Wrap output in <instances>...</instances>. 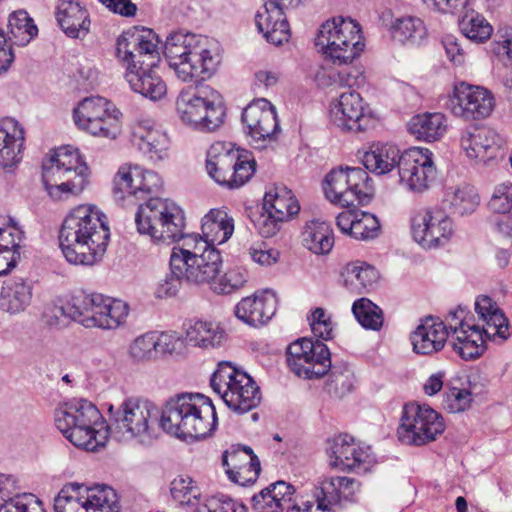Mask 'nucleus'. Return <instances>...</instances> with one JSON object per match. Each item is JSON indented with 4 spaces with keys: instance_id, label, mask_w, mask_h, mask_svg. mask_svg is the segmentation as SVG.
<instances>
[{
    "instance_id": "56",
    "label": "nucleus",
    "mask_w": 512,
    "mask_h": 512,
    "mask_svg": "<svg viewBox=\"0 0 512 512\" xmlns=\"http://www.w3.org/2000/svg\"><path fill=\"white\" fill-rule=\"evenodd\" d=\"M472 400V393L469 390L448 386L443 395L442 405L449 413H460L471 406Z\"/></svg>"
},
{
    "instance_id": "1",
    "label": "nucleus",
    "mask_w": 512,
    "mask_h": 512,
    "mask_svg": "<svg viewBox=\"0 0 512 512\" xmlns=\"http://www.w3.org/2000/svg\"><path fill=\"white\" fill-rule=\"evenodd\" d=\"M158 44V36L147 28L123 32L116 44V56L126 68L125 79L131 89L152 101L166 95V84L153 71L160 60Z\"/></svg>"
},
{
    "instance_id": "52",
    "label": "nucleus",
    "mask_w": 512,
    "mask_h": 512,
    "mask_svg": "<svg viewBox=\"0 0 512 512\" xmlns=\"http://www.w3.org/2000/svg\"><path fill=\"white\" fill-rule=\"evenodd\" d=\"M248 281V272L242 267H235L211 283V289L217 294L228 295L243 288Z\"/></svg>"
},
{
    "instance_id": "30",
    "label": "nucleus",
    "mask_w": 512,
    "mask_h": 512,
    "mask_svg": "<svg viewBox=\"0 0 512 512\" xmlns=\"http://www.w3.org/2000/svg\"><path fill=\"white\" fill-rule=\"evenodd\" d=\"M255 23L268 42L281 45L289 40L290 29L281 0H266L255 16Z\"/></svg>"
},
{
    "instance_id": "18",
    "label": "nucleus",
    "mask_w": 512,
    "mask_h": 512,
    "mask_svg": "<svg viewBox=\"0 0 512 512\" xmlns=\"http://www.w3.org/2000/svg\"><path fill=\"white\" fill-rule=\"evenodd\" d=\"M189 249H172L170 265L180 273L185 281L195 284L208 283L218 275L222 258L215 248L204 249L202 253L189 252Z\"/></svg>"
},
{
    "instance_id": "20",
    "label": "nucleus",
    "mask_w": 512,
    "mask_h": 512,
    "mask_svg": "<svg viewBox=\"0 0 512 512\" xmlns=\"http://www.w3.org/2000/svg\"><path fill=\"white\" fill-rule=\"evenodd\" d=\"M398 174L400 184L409 191H426L437 176L433 153L421 147H411L403 151Z\"/></svg>"
},
{
    "instance_id": "27",
    "label": "nucleus",
    "mask_w": 512,
    "mask_h": 512,
    "mask_svg": "<svg viewBox=\"0 0 512 512\" xmlns=\"http://www.w3.org/2000/svg\"><path fill=\"white\" fill-rule=\"evenodd\" d=\"M277 303V297L272 291H257L236 304L234 315L248 326L260 327L267 324L275 315Z\"/></svg>"
},
{
    "instance_id": "38",
    "label": "nucleus",
    "mask_w": 512,
    "mask_h": 512,
    "mask_svg": "<svg viewBox=\"0 0 512 512\" xmlns=\"http://www.w3.org/2000/svg\"><path fill=\"white\" fill-rule=\"evenodd\" d=\"M379 279V273L372 265L354 261L347 263L341 271V281L346 289L362 294L372 288Z\"/></svg>"
},
{
    "instance_id": "62",
    "label": "nucleus",
    "mask_w": 512,
    "mask_h": 512,
    "mask_svg": "<svg viewBox=\"0 0 512 512\" xmlns=\"http://www.w3.org/2000/svg\"><path fill=\"white\" fill-rule=\"evenodd\" d=\"M0 512H46L42 502L33 494H19V492L8 501Z\"/></svg>"
},
{
    "instance_id": "61",
    "label": "nucleus",
    "mask_w": 512,
    "mask_h": 512,
    "mask_svg": "<svg viewBox=\"0 0 512 512\" xmlns=\"http://www.w3.org/2000/svg\"><path fill=\"white\" fill-rule=\"evenodd\" d=\"M488 207L498 214H508L512 209V183L503 182L495 186Z\"/></svg>"
},
{
    "instance_id": "5",
    "label": "nucleus",
    "mask_w": 512,
    "mask_h": 512,
    "mask_svg": "<svg viewBox=\"0 0 512 512\" xmlns=\"http://www.w3.org/2000/svg\"><path fill=\"white\" fill-rule=\"evenodd\" d=\"M57 429L74 446L95 451L108 439V427L98 408L87 399L73 398L54 411Z\"/></svg>"
},
{
    "instance_id": "49",
    "label": "nucleus",
    "mask_w": 512,
    "mask_h": 512,
    "mask_svg": "<svg viewBox=\"0 0 512 512\" xmlns=\"http://www.w3.org/2000/svg\"><path fill=\"white\" fill-rule=\"evenodd\" d=\"M83 484L65 485L54 500L55 512H87Z\"/></svg>"
},
{
    "instance_id": "19",
    "label": "nucleus",
    "mask_w": 512,
    "mask_h": 512,
    "mask_svg": "<svg viewBox=\"0 0 512 512\" xmlns=\"http://www.w3.org/2000/svg\"><path fill=\"white\" fill-rule=\"evenodd\" d=\"M359 483L350 477H326L313 491V500L302 501L287 507V512H332V507L342 500H351L359 491Z\"/></svg>"
},
{
    "instance_id": "9",
    "label": "nucleus",
    "mask_w": 512,
    "mask_h": 512,
    "mask_svg": "<svg viewBox=\"0 0 512 512\" xmlns=\"http://www.w3.org/2000/svg\"><path fill=\"white\" fill-rule=\"evenodd\" d=\"M135 223L137 231L154 243L170 244L182 236L185 216L174 201L156 197L138 207Z\"/></svg>"
},
{
    "instance_id": "32",
    "label": "nucleus",
    "mask_w": 512,
    "mask_h": 512,
    "mask_svg": "<svg viewBox=\"0 0 512 512\" xmlns=\"http://www.w3.org/2000/svg\"><path fill=\"white\" fill-rule=\"evenodd\" d=\"M25 136L24 129L13 118L0 120V166L3 169L16 167L22 160Z\"/></svg>"
},
{
    "instance_id": "64",
    "label": "nucleus",
    "mask_w": 512,
    "mask_h": 512,
    "mask_svg": "<svg viewBox=\"0 0 512 512\" xmlns=\"http://www.w3.org/2000/svg\"><path fill=\"white\" fill-rule=\"evenodd\" d=\"M430 11L439 14H459L464 11L471 0H421Z\"/></svg>"
},
{
    "instance_id": "33",
    "label": "nucleus",
    "mask_w": 512,
    "mask_h": 512,
    "mask_svg": "<svg viewBox=\"0 0 512 512\" xmlns=\"http://www.w3.org/2000/svg\"><path fill=\"white\" fill-rule=\"evenodd\" d=\"M56 20L66 36L73 39L84 38L90 31V16L79 0H59Z\"/></svg>"
},
{
    "instance_id": "41",
    "label": "nucleus",
    "mask_w": 512,
    "mask_h": 512,
    "mask_svg": "<svg viewBox=\"0 0 512 512\" xmlns=\"http://www.w3.org/2000/svg\"><path fill=\"white\" fill-rule=\"evenodd\" d=\"M302 244L317 255L328 254L334 246V233L329 223L312 220L302 232Z\"/></svg>"
},
{
    "instance_id": "3",
    "label": "nucleus",
    "mask_w": 512,
    "mask_h": 512,
    "mask_svg": "<svg viewBox=\"0 0 512 512\" xmlns=\"http://www.w3.org/2000/svg\"><path fill=\"white\" fill-rule=\"evenodd\" d=\"M217 415L212 401L198 393H181L166 401L160 426L180 439L206 438L216 430Z\"/></svg>"
},
{
    "instance_id": "17",
    "label": "nucleus",
    "mask_w": 512,
    "mask_h": 512,
    "mask_svg": "<svg viewBox=\"0 0 512 512\" xmlns=\"http://www.w3.org/2000/svg\"><path fill=\"white\" fill-rule=\"evenodd\" d=\"M287 364L299 377L320 378L331 369L330 351L326 344L301 338L287 348Z\"/></svg>"
},
{
    "instance_id": "54",
    "label": "nucleus",
    "mask_w": 512,
    "mask_h": 512,
    "mask_svg": "<svg viewBox=\"0 0 512 512\" xmlns=\"http://www.w3.org/2000/svg\"><path fill=\"white\" fill-rule=\"evenodd\" d=\"M354 220L351 237L357 240H369L379 235L380 223L375 215L357 210Z\"/></svg>"
},
{
    "instance_id": "39",
    "label": "nucleus",
    "mask_w": 512,
    "mask_h": 512,
    "mask_svg": "<svg viewBox=\"0 0 512 512\" xmlns=\"http://www.w3.org/2000/svg\"><path fill=\"white\" fill-rule=\"evenodd\" d=\"M222 464L226 467L229 479L239 484L244 483L241 479L242 472L254 471V475L257 476L261 469L258 457L248 446L226 451L222 457Z\"/></svg>"
},
{
    "instance_id": "8",
    "label": "nucleus",
    "mask_w": 512,
    "mask_h": 512,
    "mask_svg": "<svg viewBox=\"0 0 512 512\" xmlns=\"http://www.w3.org/2000/svg\"><path fill=\"white\" fill-rule=\"evenodd\" d=\"M475 311L486 322L483 330L466 332L454 330L452 346L459 356L464 360L478 358L485 351L486 340L505 341L510 336L507 317L500 310L497 304L488 296L482 295L475 301Z\"/></svg>"
},
{
    "instance_id": "10",
    "label": "nucleus",
    "mask_w": 512,
    "mask_h": 512,
    "mask_svg": "<svg viewBox=\"0 0 512 512\" xmlns=\"http://www.w3.org/2000/svg\"><path fill=\"white\" fill-rule=\"evenodd\" d=\"M315 44L337 65L352 63L365 47L359 23L341 16L331 18L320 26Z\"/></svg>"
},
{
    "instance_id": "43",
    "label": "nucleus",
    "mask_w": 512,
    "mask_h": 512,
    "mask_svg": "<svg viewBox=\"0 0 512 512\" xmlns=\"http://www.w3.org/2000/svg\"><path fill=\"white\" fill-rule=\"evenodd\" d=\"M446 128V117L439 112L415 115L408 123L411 134L417 139L427 142L439 140L444 135Z\"/></svg>"
},
{
    "instance_id": "12",
    "label": "nucleus",
    "mask_w": 512,
    "mask_h": 512,
    "mask_svg": "<svg viewBox=\"0 0 512 512\" xmlns=\"http://www.w3.org/2000/svg\"><path fill=\"white\" fill-rule=\"evenodd\" d=\"M176 111L183 123L205 132L220 127L225 116L220 94L209 86L183 89L176 99Z\"/></svg>"
},
{
    "instance_id": "63",
    "label": "nucleus",
    "mask_w": 512,
    "mask_h": 512,
    "mask_svg": "<svg viewBox=\"0 0 512 512\" xmlns=\"http://www.w3.org/2000/svg\"><path fill=\"white\" fill-rule=\"evenodd\" d=\"M183 281H185L184 277L177 271H174L173 266L170 265V273L166 274L165 277L158 282L155 289V296L160 299L175 296Z\"/></svg>"
},
{
    "instance_id": "36",
    "label": "nucleus",
    "mask_w": 512,
    "mask_h": 512,
    "mask_svg": "<svg viewBox=\"0 0 512 512\" xmlns=\"http://www.w3.org/2000/svg\"><path fill=\"white\" fill-rule=\"evenodd\" d=\"M402 152L397 146L390 143H373L365 151L361 160L365 168L378 175L392 171L395 167L399 169Z\"/></svg>"
},
{
    "instance_id": "34",
    "label": "nucleus",
    "mask_w": 512,
    "mask_h": 512,
    "mask_svg": "<svg viewBox=\"0 0 512 512\" xmlns=\"http://www.w3.org/2000/svg\"><path fill=\"white\" fill-rule=\"evenodd\" d=\"M239 150L230 142H215L207 151L206 169L219 185L227 187Z\"/></svg>"
},
{
    "instance_id": "6",
    "label": "nucleus",
    "mask_w": 512,
    "mask_h": 512,
    "mask_svg": "<svg viewBox=\"0 0 512 512\" xmlns=\"http://www.w3.org/2000/svg\"><path fill=\"white\" fill-rule=\"evenodd\" d=\"M201 36L176 31L165 41L164 54L179 80L198 84L210 78L220 62L217 53L204 45Z\"/></svg>"
},
{
    "instance_id": "37",
    "label": "nucleus",
    "mask_w": 512,
    "mask_h": 512,
    "mask_svg": "<svg viewBox=\"0 0 512 512\" xmlns=\"http://www.w3.org/2000/svg\"><path fill=\"white\" fill-rule=\"evenodd\" d=\"M202 237L209 247L225 243L234 232V220L225 210L211 209L202 219Z\"/></svg>"
},
{
    "instance_id": "46",
    "label": "nucleus",
    "mask_w": 512,
    "mask_h": 512,
    "mask_svg": "<svg viewBox=\"0 0 512 512\" xmlns=\"http://www.w3.org/2000/svg\"><path fill=\"white\" fill-rule=\"evenodd\" d=\"M443 205L452 214L464 216L473 213L479 205V196L476 190L468 185L450 187L446 189Z\"/></svg>"
},
{
    "instance_id": "29",
    "label": "nucleus",
    "mask_w": 512,
    "mask_h": 512,
    "mask_svg": "<svg viewBox=\"0 0 512 512\" xmlns=\"http://www.w3.org/2000/svg\"><path fill=\"white\" fill-rule=\"evenodd\" d=\"M502 142L500 135L488 127L470 126L460 137V146L466 156L479 161L494 157Z\"/></svg>"
},
{
    "instance_id": "15",
    "label": "nucleus",
    "mask_w": 512,
    "mask_h": 512,
    "mask_svg": "<svg viewBox=\"0 0 512 512\" xmlns=\"http://www.w3.org/2000/svg\"><path fill=\"white\" fill-rule=\"evenodd\" d=\"M161 412L149 399L141 397L126 398L114 418L118 428L131 438L147 442L157 436Z\"/></svg>"
},
{
    "instance_id": "21",
    "label": "nucleus",
    "mask_w": 512,
    "mask_h": 512,
    "mask_svg": "<svg viewBox=\"0 0 512 512\" xmlns=\"http://www.w3.org/2000/svg\"><path fill=\"white\" fill-rule=\"evenodd\" d=\"M242 123L255 148L276 141L280 125L275 107L266 99H258L247 105L242 112Z\"/></svg>"
},
{
    "instance_id": "28",
    "label": "nucleus",
    "mask_w": 512,
    "mask_h": 512,
    "mask_svg": "<svg viewBox=\"0 0 512 512\" xmlns=\"http://www.w3.org/2000/svg\"><path fill=\"white\" fill-rule=\"evenodd\" d=\"M132 141L153 162L168 157L169 138L152 119L144 118L132 127Z\"/></svg>"
},
{
    "instance_id": "48",
    "label": "nucleus",
    "mask_w": 512,
    "mask_h": 512,
    "mask_svg": "<svg viewBox=\"0 0 512 512\" xmlns=\"http://www.w3.org/2000/svg\"><path fill=\"white\" fill-rule=\"evenodd\" d=\"M87 512H119L118 497L114 489L106 485H84Z\"/></svg>"
},
{
    "instance_id": "16",
    "label": "nucleus",
    "mask_w": 512,
    "mask_h": 512,
    "mask_svg": "<svg viewBox=\"0 0 512 512\" xmlns=\"http://www.w3.org/2000/svg\"><path fill=\"white\" fill-rule=\"evenodd\" d=\"M443 418L431 407L417 403L405 404L397 436L401 443L421 446L434 441L444 432Z\"/></svg>"
},
{
    "instance_id": "22",
    "label": "nucleus",
    "mask_w": 512,
    "mask_h": 512,
    "mask_svg": "<svg viewBox=\"0 0 512 512\" xmlns=\"http://www.w3.org/2000/svg\"><path fill=\"white\" fill-rule=\"evenodd\" d=\"M411 228L414 240L426 248L444 245L454 233L451 218L439 207L417 212L412 218Z\"/></svg>"
},
{
    "instance_id": "2",
    "label": "nucleus",
    "mask_w": 512,
    "mask_h": 512,
    "mask_svg": "<svg viewBox=\"0 0 512 512\" xmlns=\"http://www.w3.org/2000/svg\"><path fill=\"white\" fill-rule=\"evenodd\" d=\"M110 239L107 217L94 205H80L65 217L60 232V248L74 265L92 266L106 252Z\"/></svg>"
},
{
    "instance_id": "13",
    "label": "nucleus",
    "mask_w": 512,
    "mask_h": 512,
    "mask_svg": "<svg viewBox=\"0 0 512 512\" xmlns=\"http://www.w3.org/2000/svg\"><path fill=\"white\" fill-rule=\"evenodd\" d=\"M326 198L342 207L366 204L373 195L371 179L360 167H340L331 170L323 182Z\"/></svg>"
},
{
    "instance_id": "35",
    "label": "nucleus",
    "mask_w": 512,
    "mask_h": 512,
    "mask_svg": "<svg viewBox=\"0 0 512 512\" xmlns=\"http://www.w3.org/2000/svg\"><path fill=\"white\" fill-rule=\"evenodd\" d=\"M294 492L289 483L277 481L252 497V507L257 512H281L292 501Z\"/></svg>"
},
{
    "instance_id": "7",
    "label": "nucleus",
    "mask_w": 512,
    "mask_h": 512,
    "mask_svg": "<svg viewBox=\"0 0 512 512\" xmlns=\"http://www.w3.org/2000/svg\"><path fill=\"white\" fill-rule=\"evenodd\" d=\"M89 168L77 150L66 146L56 149L42 163L45 190L55 201L82 192L88 183Z\"/></svg>"
},
{
    "instance_id": "53",
    "label": "nucleus",
    "mask_w": 512,
    "mask_h": 512,
    "mask_svg": "<svg viewBox=\"0 0 512 512\" xmlns=\"http://www.w3.org/2000/svg\"><path fill=\"white\" fill-rule=\"evenodd\" d=\"M24 232L10 216L0 217V250L20 251Z\"/></svg>"
},
{
    "instance_id": "60",
    "label": "nucleus",
    "mask_w": 512,
    "mask_h": 512,
    "mask_svg": "<svg viewBox=\"0 0 512 512\" xmlns=\"http://www.w3.org/2000/svg\"><path fill=\"white\" fill-rule=\"evenodd\" d=\"M312 333L322 340H330L334 335V323L331 315L321 307L315 308L308 318Z\"/></svg>"
},
{
    "instance_id": "50",
    "label": "nucleus",
    "mask_w": 512,
    "mask_h": 512,
    "mask_svg": "<svg viewBox=\"0 0 512 512\" xmlns=\"http://www.w3.org/2000/svg\"><path fill=\"white\" fill-rule=\"evenodd\" d=\"M352 312L358 323L365 329L377 331L383 325V312L367 298H360L352 305Z\"/></svg>"
},
{
    "instance_id": "57",
    "label": "nucleus",
    "mask_w": 512,
    "mask_h": 512,
    "mask_svg": "<svg viewBox=\"0 0 512 512\" xmlns=\"http://www.w3.org/2000/svg\"><path fill=\"white\" fill-rule=\"evenodd\" d=\"M171 496L181 505L193 506L194 500L200 497L199 489L189 477L175 478L170 485Z\"/></svg>"
},
{
    "instance_id": "59",
    "label": "nucleus",
    "mask_w": 512,
    "mask_h": 512,
    "mask_svg": "<svg viewBox=\"0 0 512 512\" xmlns=\"http://www.w3.org/2000/svg\"><path fill=\"white\" fill-rule=\"evenodd\" d=\"M251 220L257 232L264 238L275 236L284 223L263 206L261 211L252 214Z\"/></svg>"
},
{
    "instance_id": "42",
    "label": "nucleus",
    "mask_w": 512,
    "mask_h": 512,
    "mask_svg": "<svg viewBox=\"0 0 512 512\" xmlns=\"http://www.w3.org/2000/svg\"><path fill=\"white\" fill-rule=\"evenodd\" d=\"M263 207L287 222L298 214L300 206L292 191L285 186H275L265 193Z\"/></svg>"
},
{
    "instance_id": "58",
    "label": "nucleus",
    "mask_w": 512,
    "mask_h": 512,
    "mask_svg": "<svg viewBox=\"0 0 512 512\" xmlns=\"http://www.w3.org/2000/svg\"><path fill=\"white\" fill-rule=\"evenodd\" d=\"M130 356L137 360H152L157 358L156 332H146L138 336L129 347Z\"/></svg>"
},
{
    "instance_id": "4",
    "label": "nucleus",
    "mask_w": 512,
    "mask_h": 512,
    "mask_svg": "<svg viewBox=\"0 0 512 512\" xmlns=\"http://www.w3.org/2000/svg\"><path fill=\"white\" fill-rule=\"evenodd\" d=\"M52 313L55 324H60V317H66L86 328L116 330L126 325L130 306L121 299L80 290L64 306H55Z\"/></svg>"
},
{
    "instance_id": "11",
    "label": "nucleus",
    "mask_w": 512,
    "mask_h": 512,
    "mask_svg": "<svg viewBox=\"0 0 512 512\" xmlns=\"http://www.w3.org/2000/svg\"><path fill=\"white\" fill-rule=\"evenodd\" d=\"M210 385L226 406L237 414H245L261 402V391L254 379L231 362L218 364Z\"/></svg>"
},
{
    "instance_id": "44",
    "label": "nucleus",
    "mask_w": 512,
    "mask_h": 512,
    "mask_svg": "<svg viewBox=\"0 0 512 512\" xmlns=\"http://www.w3.org/2000/svg\"><path fill=\"white\" fill-rule=\"evenodd\" d=\"M224 338V330L218 324L209 321H195L186 330L187 342L201 348L220 346Z\"/></svg>"
},
{
    "instance_id": "25",
    "label": "nucleus",
    "mask_w": 512,
    "mask_h": 512,
    "mask_svg": "<svg viewBox=\"0 0 512 512\" xmlns=\"http://www.w3.org/2000/svg\"><path fill=\"white\" fill-rule=\"evenodd\" d=\"M326 453L329 465L341 470L366 471L370 463V454L367 449L355 443V439L348 434H340L327 441Z\"/></svg>"
},
{
    "instance_id": "14",
    "label": "nucleus",
    "mask_w": 512,
    "mask_h": 512,
    "mask_svg": "<svg viewBox=\"0 0 512 512\" xmlns=\"http://www.w3.org/2000/svg\"><path fill=\"white\" fill-rule=\"evenodd\" d=\"M122 113L108 99L92 96L83 99L73 110L76 126L93 136L116 139L121 133Z\"/></svg>"
},
{
    "instance_id": "26",
    "label": "nucleus",
    "mask_w": 512,
    "mask_h": 512,
    "mask_svg": "<svg viewBox=\"0 0 512 512\" xmlns=\"http://www.w3.org/2000/svg\"><path fill=\"white\" fill-rule=\"evenodd\" d=\"M329 116L330 121L344 131H364L370 121L364 114L362 97L352 90L340 94L338 101L331 105Z\"/></svg>"
},
{
    "instance_id": "47",
    "label": "nucleus",
    "mask_w": 512,
    "mask_h": 512,
    "mask_svg": "<svg viewBox=\"0 0 512 512\" xmlns=\"http://www.w3.org/2000/svg\"><path fill=\"white\" fill-rule=\"evenodd\" d=\"M38 34V28L25 10L14 11L8 18V40L17 46L27 45Z\"/></svg>"
},
{
    "instance_id": "23",
    "label": "nucleus",
    "mask_w": 512,
    "mask_h": 512,
    "mask_svg": "<svg viewBox=\"0 0 512 512\" xmlns=\"http://www.w3.org/2000/svg\"><path fill=\"white\" fill-rule=\"evenodd\" d=\"M450 101L453 114L466 120L485 118L494 108V97L490 91L466 83L455 86Z\"/></svg>"
},
{
    "instance_id": "45",
    "label": "nucleus",
    "mask_w": 512,
    "mask_h": 512,
    "mask_svg": "<svg viewBox=\"0 0 512 512\" xmlns=\"http://www.w3.org/2000/svg\"><path fill=\"white\" fill-rule=\"evenodd\" d=\"M395 41L402 44H420L427 36V29L422 19L416 16H403L396 18L390 27Z\"/></svg>"
},
{
    "instance_id": "51",
    "label": "nucleus",
    "mask_w": 512,
    "mask_h": 512,
    "mask_svg": "<svg viewBox=\"0 0 512 512\" xmlns=\"http://www.w3.org/2000/svg\"><path fill=\"white\" fill-rule=\"evenodd\" d=\"M459 25L463 35L477 43L488 40L493 32L492 26L480 14L465 15Z\"/></svg>"
},
{
    "instance_id": "31",
    "label": "nucleus",
    "mask_w": 512,
    "mask_h": 512,
    "mask_svg": "<svg viewBox=\"0 0 512 512\" xmlns=\"http://www.w3.org/2000/svg\"><path fill=\"white\" fill-rule=\"evenodd\" d=\"M447 326L439 318L427 316L411 334L413 351L420 355H431L442 350L447 342Z\"/></svg>"
},
{
    "instance_id": "55",
    "label": "nucleus",
    "mask_w": 512,
    "mask_h": 512,
    "mask_svg": "<svg viewBox=\"0 0 512 512\" xmlns=\"http://www.w3.org/2000/svg\"><path fill=\"white\" fill-rule=\"evenodd\" d=\"M235 165L231 173V181L227 184L228 188H239L248 182L256 171V161L248 152H238Z\"/></svg>"
},
{
    "instance_id": "24",
    "label": "nucleus",
    "mask_w": 512,
    "mask_h": 512,
    "mask_svg": "<svg viewBox=\"0 0 512 512\" xmlns=\"http://www.w3.org/2000/svg\"><path fill=\"white\" fill-rule=\"evenodd\" d=\"M161 177L154 171L145 170L137 165L121 166L114 178V193L144 199L151 193L160 191Z\"/></svg>"
},
{
    "instance_id": "40",
    "label": "nucleus",
    "mask_w": 512,
    "mask_h": 512,
    "mask_svg": "<svg viewBox=\"0 0 512 512\" xmlns=\"http://www.w3.org/2000/svg\"><path fill=\"white\" fill-rule=\"evenodd\" d=\"M32 288L23 278L4 282L0 293V310L9 314L24 311L30 304Z\"/></svg>"
}]
</instances>
